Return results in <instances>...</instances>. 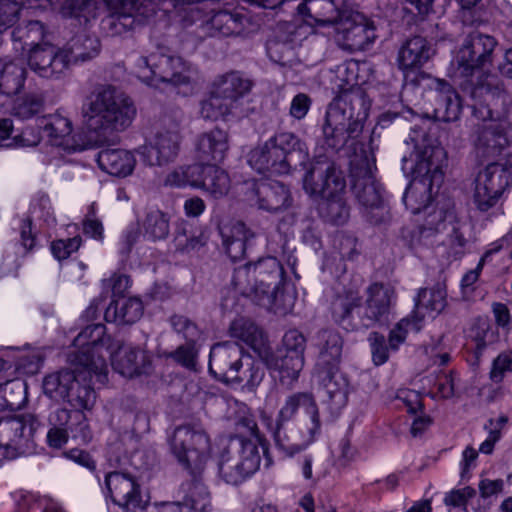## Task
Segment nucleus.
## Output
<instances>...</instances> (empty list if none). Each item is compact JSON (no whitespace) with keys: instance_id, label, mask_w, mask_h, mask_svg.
<instances>
[{"instance_id":"4","label":"nucleus","mask_w":512,"mask_h":512,"mask_svg":"<svg viewBox=\"0 0 512 512\" xmlns=\"http://www.w3.org/2000/svg\"><path fill=\"white\" fill-rule=\"evenodd\" d=\"M395 300L394 288L383 282L367 286L364 303L358 290L345 289L332 302V317L347 331L383 326L389 321Z\"/></svg>"},{"instance_id":"5","label":"nucleus","mask_w":512,"mask_h":512,"mask_svg":"<svg viewBox=\"0 0 512 512\" xmlns=\"http://www.w3.org/2000/svg\"><path fill=\"white\" fill-rule=\"evenodd\" d=\"M304 189L310 195L320 196V213L327 221L341 225L349 217L344 200L346 182L342 172L330 161H316L304 177Z\"/></svg>"},{"instance_id":"23","label":"nucleus","mask_w":512,"mask_h":512,"mask_svg":"<svg viewBox=\"0 0 512 512\" xmlns=\"http://www.w3.org/2000/svg\"><path fill=\"white\" fill-rule=\"evenodd\" d=\"M42 129L48 143L66 153L83 151L85 145L72 134V122L59 112L48 115L43 119Z\"/></svg>"},{"instance_id":"34","label":"nucleus","mask_w":512,"mask_h":512,"mask_svg":"<svg viewBox=\"0 0 512 512\" xmlns=\"http://www.w3.org/2000/svg\"><path fill=\"white\" fill-rule=\"evenodd\" d=\"M319 350L317 368L338 367L341 360L343 340L341 335L331 329H323L316 335Z\"/></svg>"},{"instance_id":"16","label":"nucleus","mask_w":512,"mask_h":512,"mask_svg":"<svg viewBox=\"0 0 512 512\" xmlns=\"http://www.w3.org/2000/svg\"><path fill=\"white\" fill-rule=\"evenodd\" d=\"M40 426L34 414L0 419V449L6 458L14 459L31 447L32 435Z\"/></svg>"},{"instance_id":"40","label":"nucleus","mask_w":512,"mask_h":512,"mask_svg":"<svg viewBox=\"0 0 512 512\" xmlns=\"http://www.w3.org/2000/svg\"><path fill=\"white\" fill-rule=\"evenodd\" d=\"M147 356L138 347H125L113 360L114 369L125 377L140 375L146 367Z\"/></svg>"},{"instance_id":"37","label":"nucleus","mask_w":512,"mask_h":512,"mask_svg":"<svg viewBox=\"0 0 512 512\" xmlns=\"http://www.w3.org/2000/svg\"><path fill=\"white\" fill-rule=\"evenodd\" d=\"M213 86L235 107L237 101L251 91L253 82L239 71H230L219 76Z\"/></svg>"},{"instance_id":"51","label":"nucleus","mask_w":512,"mask_h":512,"mask_svg":"<svg viewBox=\"0 0 512 512\" xmlns=\"http://www.w3.org/2000/svg\"><path fill=\"white\" fill-rule=\"evenodd\" d=\"M231 283L235 290L243 296H250L260 292L257 282L253 279L250 263L234 270Z\"/></svg>"},{"instance_id":"62","label":"nucleus","mask_w":512,"mask_h":512,"mask_svg":"<svg viewBox=\"0 0 512 512\" xmlns=\"http://www.w3.org/2000/svg\"><path fill=\"white\" fill-rule=\"evenodd\" d=\"M409 326L413 327L412 315L401 319L390 331L388 342L392 351H397L399 346L405 342Z\"/></svg>"},{"instance_id":"54","label":"nucleus","mask_w":512,"mask_h":512,"mask_svg":"<svg viewBox=\"0 0 512 512\" xmlns=\"http://www.w3.org/2000/svg\"><path fill=\"white\" fill-rule=\"evenodd\" d=\"M306 339L301 332L296 329L287 331L282 340V346L276 351H286L288 355L304 358Z\"/></svg>"},{"instance_id":"12","label":"nucleus","mask_w":512,"mask_h":512,"mask_svg":"<svg viewBox=\"0 0 512 512\" xmlns=\"http://www.w3.org/2000/svg\"><path fill=\"white\" fill-rule=\"evenodd\" d=\"M74 345L79 348L73 358L76 366L87 368L89 373L93 371L100 384H105L108 367L101 350L105 348L112 355L120 349L119 345L106 335L105 325L101 323L88 325L77 335Z\"/></svg>"},{"instance_id":"20","label":"nucleus","mask_w":512,"mask_h":512,"mask_svg":"<svg viewBox=\"0 0 512 512\" xmlns=\"http://www.w3.org/2000/svg\"><path fill=\"white\" fill-rule=\"evenodd\" d=\"M105 485L112 501L127 510L144 508L141 488L135 476L121 470L110 471L105 476Z\"/></svg>"},{"instance_id":"30","label":"nucleus","mask_w":512,"mask_h":512,"mask_svg":"<svg viewBox=\"0 0 512 512\" xmlns=\"http://www.w3.org/2000/svg\"><path fill=\"white\" fill-rule=\"evenodd\" d=\"M434 54L426 38L414 36L405 41L398 52V66L403 71L421 68Z\"/></svg>"},{"instance_id":"27","label":"nucleus","mask_w":512,"mask_h":512,"mask_svg":"<svg viewBox=\"0 0 512 512\" xmlns=\"http://www.w3.org/2000/svg\"><path fill=\"white\" fill-rule=\"evenodd\" d=\"M210 494L207 487L194 479L183 501L155 503L150 512H210Z\"/></svg>"},{"instance_id":"26","label":"nucleus","mask_w":512,"mask_h":512,"mask_svg":"<svg viewBox=\"0 0 512 512\" xmlns=\"http://www.w3.org/2000/svg\"><path fill=\"white\" fill-rule=\"evenodd\" d=\"M445 287L437 283L431 288H421L415 297V306L412 311L413 328L420 330L422 323L427 316L435 317L441 313L447 302Z\"/></svg>"},{"instance_id":"52","label":"nucleus","mask_w":512,"mask_h":512,"mask_svg":"<svg viewBox=\"0 0 512 512\" xmlns=\"http://www.w3.org/2000/svg\"><path fill=\"white\" fill-rule=\"evenodd\" d=\"M243 362L244 367L237 370V377L231 383L243 384L248 388L258 386L264 377L263 369L249 357L245 358Z\"/></svg>"},{"instance_id":"42","label":"nucleus","mask_w":512,"mask_h":512,"mask_svg":"<svg viewBox=\"0 0 512 512\" xmlns=\"http://www.w3.org/2000/svg\"><path fill=\"white\" fill-rule=\"evenodd\" d=\"M231 337L238 339L255 351H260L265 344L264 334L254 322L239 318L230 325Z\"/></svg>"},{"instance_id":"15","label":"nucleus","mask_w":512,"mask_h":512,"mask_svg":"<svg viewBox=\"0 0 512 512\" xmlns=\"http://www.w3.org/2000/svg\"><path fill=\"white\" fill-rule=\"evenodd\" d=\"M512 183V164L491 162L479 171L475 179L473 202L486 212L494 207Z\"/></svg>"},{"instance_id":"1","label":"nucleus","mask_w":512,"mask_h":512,"mask_svg":"<svg viewBox=\"0 0 512 512\" xmlns=\"http://www.w3.org/2000/svg\"><path fill=\"white\" fill-rule=\"evenodd\" d=\"M496 47L497 41L493 36L472 32L467 35L454 59V77L462 90L475 101L473 113L482 121L498 117L496 108L505 105L508 100L503 82L497 76L482 73L474 78L476 72L492 64Z\"/></svg>"},{"instance_id":"60","label":"nucleus","mask_w":512,"mask_h":512,"mask_svg":"<svg viewBox=\"0 0 512 512\" xmlns=\"http://www.w3.org/2000/svg\"><path fill=\"white\" fill-rule=\"evenodd\" d=\"M170 323L173 329L177 333L182 334L183 337L189 342H195L200 335V331L197 325L186 316L173 315L170 318Z\"/></svg>"},{"instance_id":"8","label":"nucleus","mask_w":512,"mask_h":512,"mask_svg":"<svg viewBox=\"0 0 512 512\" xmlns=\"http://www.w3.org/2000/svg\"><path fill=\"white\" fill-rule=\"evenodd\" d=\"M415 165L412 169V181L403 195V202L412 213H419L421 208H427L431 201L433 189H437L444 181L441 168V158L444 151L440 147L426 145L415 146Z\"/></svg>"},{"instance_id":"18","label":"nucleus","mask_w":512,"mask_h":512,"mask_svg":"<svg viewBox=\"0 0 512 512\" xmlns=\"http://www.w3.org/2000/svg\"><path fill=\"white\" fill-rule=\"evenodd\" d=\"M431 113L426 111L428 117L443 122H454L460 118L463 105L458 92L443 79H433L430 83Z\"/></svg>"},{"instance_id":"50","label":"nucleus","mask_w":512,"mask_h":512,"mask_svg":"<svg viewBox=\"0 0 512 512\" xmlns=\"http://www.w3.org/2000/svg\"><path fill=\"white\" fill-rule=\"evenodd\" d=\"M214 88L210 96L201 102L200 114L207 120H218L232 113L235 108Z\"/></svg>"},{"instance_id":"49","label":"nucleus","mask_w":512,"mask_h":512,"mask_svg":"<svg viewBox=\"0 0 512 512\" xmlns=\"http://www.w3.org/2000/svg\"><path fill=\"white\" fill-rule=\"evenodd\" d=\"M0 400L1 405L11 411L20 409L26 400V383L14 379L0 384Z\"/></svg>"},{"instance_id":"58","label":"nucleus","mask_w":512,"mask_h":512,"mask_svg":"<svg viewBox=\"0 0 512 512\" xmlns=\"http://www.w3.org/2000/svg\"><path fill=\"white\" fill-rule=\"evenodd\" d=\"M299 466L307 481L315 483L326 475V470L319 466L318 460L312 454L302 456L299 459Z\"/></svg>"},{"instance_id":"39","label":"nucleus","mask_w":512,"mask_h":512,"mask_svg":"<svg viewBox=\"0 0 512 512\" xmlns=\"http://www.w3.org/2000/svg\"><path fill=\"white\" fill-rule=\"evenodd\" d=\"M143 311L144 307L141 299L130 297L112 301L105 310L104 318L107 322L131 325L142 317Z\"/></svg>"},{"instance_id":"17","label":"nucleus","mask_w":512,"mask_h":512,"mask_svg":"<svg viewBox=\"0 0 512 512\" xmlns=\"http://www.w3.org/2000/svg\"><path fill=\"white\" fill-rule=\"evenodd\" d=\"M376 39L375 27L361 14L348 10L336 25L335 42L345 51L356 52L367 49Z\"/></svg>"},{"instance_id":"46","label":"nucleus","mask_w":512,"mask_h":512,"mask_svg":"<svg viewBox=\"0 0 512 512\" xmlns=\"http://www.w3.org/2000/svg\"><path fill=\"white\" fill-rule=\"evenodd\" d=\"M471 341L475 344L474 356L479 361L487 346L497 341L498 332L487 320H477L470 330Z\"/></svg>"},{"instance_id":"28","label":"nucleus","mask_w":512,"mask_h":512,"mask_svg":"<svg viewBox=\"0 0 512 512\" xmlns=\"http://www.w3.org/2000/svg\"><path fill=\"white\" fill-rule=\"evenodd\" d=\"M228 148V134L218 127L201 133L195 141L196 158L203 163L223 161Z\"/></svg>"},{"instance_id":"41","label":"nucleus","mask_w":512,"mask_h":512,"mask_svg":"<svg viewBox=\"0 0 512 512\" xmlns=\"http://www.w3.org/2000/svg\"><path fill=\"white\" fill-rule=\"evenodd\" d=\"M74 380H77V370L70 371L65 369L51 373L43 380L44 394L56 401H66Z\"/></svg>"},{"instance_id":"6","label":"nucleus","mask_w":512,"mask_h":512,"mask_svg":"<svg viewBox=\"0 0 512 512\" xmlns=\"http://www.w3.org/2000/svg\"><path fill=\"white\" fill-rule=\"evenodd\" d=\"M84 117L91 130H124L136 115L131 99L110 85L97 87L88 97L83 108Z\"/></svg>"},{"instance_id":"53","label":"nucleus","mask_w":512,"mask_h":512,"mask_svg":"<svg viewBox=\"0 0 512 512\" xmlns=\"http://www.w3.org/2000/svg\"><path fill=\"white\" fill-rule=\"evenodd\" d=\"M27 0H0V34L14 25Z\"/></svg>"},{"instance_id":"10","label":"nucleus","mask_w":512,"mask_h":512,"mask_svg":"<svg viewBox=\"0 0 512 512\" xmlns=\"http://www.w3.org/2000/svg\"><path fill=\"white\" fill-rule=\"evenodd\" d=\"M260 462L261 457L255 441L238 435L222 441L218 470L226 483L241 484L259 469Z\"/></svg>"},{"instance_id":"38","label":"nucleus","mask_w":512,"mask_h":512,"mask_svg":"<svg viewBox=\"0 0 512 512\" xmlns=\"http://www.w3.org/2000/svg\"><path fill=\"white\" fill-rule=\"evenodd\" d=\"M246 21V17L239 13L222 10L214 13L203 29L211 37L239 35Z\"/></svg>"},{"instance_id":"43","label":"nucleus","mask_w":512,"mask_h":512,"mask_svg":"<svg viewBox=\"0 0 512 512\" xmlns=\"http://www.w3.org/2000/svg\"><path fill=\"white\" fill-rule=\"evenodd\" d=\"M191 226L188 223H182L176 229L174 244L177 251L189 253L197 251L209 240V233L205 229L190 231Z\"/></svg>"},{"instance_id":"2","label":"nucleus","mask_w":512,"mask_h":512,"mask_svg":"<svg viewBox=\"0 0 512 512\" xmlns=\"http://www.w3.org/2000/svg\"><path fill=\"white\" fill-rule=\"evenodd\" d=\"M354 67V63L337 67L339 94L329 104L322 127L324 143L334 151L355 146L371 105L365 90L358 84Z\"/></svg>"},{"instance_id":"7","label":"nucleus","mask_w":512,"mask_h":512,"mask_svg":"<svg viewBox=\"0 0 512 512\" xmlns=\"http://www.w3.org/2000/svg\"><path fill=\"white\" fill-rule=\"evenodd\" d=\"M308 161L305 144L291 132H278L249 153V165L259 173L284 175Z\"/></svg>"},{"instance_id":"31","label":"nucleus","mask_w":512,"mask_h":512,"mask_svg":"<svg viewBox=\"0 0 512 512\" xmlns=\"http://www.w3.org/2000/svg\"><path fill=\"white\" fill-rule=\"evenodd\" d=\"M93 378L100 383L93 371L89 373L87 368L77 366V380H74L66 399L74 410L83 411L93 407L96 400V392L92 387Z\"/></svg>"},{"instance_id":"64","label":"nucleus","mask_w":512,"mask_h":512,"mask_svg":"<svg viewBox=\"0 0 512 512\" xmlns=\"http://www.w3.org/2000/svg\"><path fill=\"white\" fill-rule=\"evenodd\" d=\"M311 104L312 100L307 94L298 93L291 101L289 109L290 116L297 120L303 119L307 115Z\"/></svg>"},{"instance_id":"47","label":"nucleus","mask_w":512,"mask_h":512,"mask_svg":"<svg viewBox=\"0 0 512 512\" xmlns=\"http://www.w3.org/2000/svg\"><path fill=\"white\" fill-rule=\"evenodd\" d=\"M145 236L156 241L165 239L169 234V218L159 209L149 210L142 223Z\"/></svg>"},{"instance_id":"57","label":"nucleus","mask_w":512,"mask_h":512,"mask_svg":"<svg viewBox=\"0 0 512 512\" xmlns=\"http://www.w3.org/2000/svg\"><path fill=\"white\" fill-rule=\"evenodd\" d=\"M43 362V355L38 350L23 353L15 361V369L22 374L34 375L38 373Z\"/></svg>"},{"instance_id":"63","label":"nucleus","mask_w":512,"mask_h":512,"mask_svg":"<svg viewBox=\"0 0 512 512\" xmlns=\"http://www.w3.org/2000/svg\"><path fill=\"white\" fill-rule=\"evenodd\" d=\"M81 245V237L76 236L67 240H57L52 242L51 251L58 260L68 258L73 252L77 251Z\"/></svg>"},{"instance_id":"29","label":"nucleus","mask_w":512,"mask_h":512,"mask_svg":"<svg viewBox=\"0 0 512 512\" xmlns=\"http://www.w3.org/2000/svg\"><path fill=\"white\" fill-rule=\"evenodd\" d=\"M100 51V40L96 36L85 33L75 35L62 47L65 69L68 70L71 65L94 59Z\"/></svg>"},{"instance_id":"13","label":"nucleus","mask_w":512,"mask_h":512,"mask_svg":"<svg viewBox=\"0 0 512 512\" xmlns=\"http://www.w3.org/2000/svg\"><path fill=\"white\" fill-rule=\"evenodd\" d=\"M136 75L149 86L168 83L187 85L191 81L190 66L179 56L168 55L161 48L147 56H140L135 63Z\"/></svg>"},{"instance_id":"48","label":"nucleus","mask_w":512,"mask_h":512,"mask_svg":"<svg viewBox=\"0 0 512 512\" xmlns=\"http://www.w3.org/2000/svg\"><path fill=\"white\" fill-rule=\"evenodd\" d=\"M44 97L38 93H27L14 100L11 113L15 117L27 120L42 112Z\"/></svg>"},{"instance_id":"9","label":"nucleus","mask_w":512,"mask_h":512,"mask_svg":"<svg viewBox=\"0 0 512 512\" xmlns=\"http://www.w3.org/2000/svg\"><path fill=\"white\" fill-rule=\"evenodd\" d=\"M376 159L371 151L361 149L350 160L352 190L359 203L369 209L367 218L373 224L385 221L388 209L384 205L380 185L374 177Z\"/></svg>"},{"instance_id":"24","label":"nucleus","mask_w":512,"mask_h":512,"mask_svg":"<svg viewBox=\"0 0 512 512\" xmlns=\"http://www.w3.org/2000/svg\"><path fill=\"white\" fill-rule=\"evenodd\" d=\"M264 363L271 377L287 390H291L303 369L304 358L288 355L286 351H273L265 355Z\"/></svg>"},{"instance_id":"14","label":"nucleus","mask_w":512,"mask_h":512,"mask_svg":"<svg viewBox=\"0 0 512 512\" xmlns=\"http://www.w3.org/2000/svg\"><path fill=\"white\" fill-rule=\"evenodd\" d=\"M169 443L172 453L186 469L201 465L210 451V438L198 424L176 427Z\"/></svg>"},{"instance_id":"59","label":"nucleus","mask_w":512,"mask_h":512,"mask_svg":"<svg viewBox=\"0 0 512 512\" xmlns=\"http://www.w3.org/2000/svg\"><path fill=\"white\" fill-rule=\"evenodd\" d=\"M198 351L195 348V342H189L185 345L179 346L172 354L171 357L181 366L195 370L197 363Z\"/></svg>"},{"instance_id":"35","label":"nucleus","mask_w":512,"mask_h":512,"mask_svg":"<svg viewBox=\"0 0 512 512\" xmlns=\"http://www.w3.org/2000/svg\"><path fill=\"white\" fill-rule=\"evenodd\" d=\"M256 195L259 207L270 212H278L291 204L289 189L278 181L258 183Z\"/></svg>"},{"instance_id":"11","label":"nucleus","mask_w":512,"mask_h":512,"mask_svg":"<svg viewBox=\"0 0 512 512\" xmlns=\"http://www.w3.org/2000/svg\"><path fill=\"white\" fill-rule=\"evenodd\" d=\"M185 114L180 108L167 110L161 119V127L149 143L138 148L142 160L150 166H163L174 162L180 152L182 125Z\"/></svg>"},{"instance_id":"44","label":"nucleus","mask_w":512,"mask_h":512,"mask_svg":"<svg viewBox=\"0 0 512 512\" xmlns=\"http://www.w3.org/2000/svg\"><path fill=\"white\" fill-rule=\"evenodd\" d=\"M230 188V179L226 171L216 165L206 163V171L203 176L202 189L214 198L225 196Z\"/></svg>"},{"instance_id":"55","label":"nucleus","mask_w":512,"mask_h":512,"mask_svg":"<svg viewBox=\"0 0 512 512\" xmlns=\"http://www.w3.org/2000/svg\"><path fill=\"white\" fill-rule=\"evenodd\" d=\"M69 431L73 439L79 440L83 444H88L93 438L86 415L81 410H74L73 423L70 424Z\"/></svg>"},{"instance_id":"25","label":"nucleus","mask_w":512,"mask_h":512,"mask_svg":"<svg viewBox=\"0 0 512 512\" xmlns=\"http://www.w3.org/2000/svg\"><path fill=\"white\" fill-rule=\"evenodd\" d=\"M28 64L44 78H59L66 71L62 48L55 47L49 41L29 50Z\"/></svg>"},{"instance_id":"61","label":"nucleus","mask_w":512,"mask_h":512,"mask_svg":"<svg viewBox=\"0 0 512 512\" xmlns=\"http://www.w3.org/2000/svg\"><path fill=\"white\" fill-rule=\"evenodd\" d=\"M220 235L223 242L235 241L236 239H251L254 234L243 222L235 221L221 226Z\"/></svg>"},{"instance_id":"32","label":"nucleus","mask_w":512,"mask_h":512,"mask_svg":"<svg viewBox=\"0 0 512 512\" xmlns=\"http://www.w3.org/2000/svg\"><path fill=\"white\" fill-rule=\"evenodd\" d=\"M317 373L330 404L335 409L343 408L348 401V381L339 371V366L317 368Z\"/></svg>"},{"instance_id":"19","label":"nucleus","mask_w":512,"mask_h":512,"mask_svg":"<svg viewBox=\"0 0 512 512\" xmlns=\"http://www.w3.org/2000/svg\"><path fill=\"white\" fill-rule=\"evenodd\" d=\"M244 367L242 348L236 342L216 343L209 354V371L219 381L231 383Z\"/></svg>"},{"instance_id":"3","label":"nucleus","mask_w":512,"mask_h":512,"mask_svg":"<svg viewBox=\"0 0 512 512\" xmlns=\"http://www.w3.org/2000/svg\"><path fill=\"white\" fill-rule=\"evenodd\" d=\"M321 427L319 407L311 392L288 395L275 422L268 424L276 447L287 456H293L315 442Z\"/></svg>"},{"instance_id":"22","label":"nucleus","mask_w":512,"mask_h":512,"mask_svg":"<svg viewBox=\"0 0 512 512\" xmlns=\"http://www.w3.org/2000/svg\"><path fill=\"white\" fill-rule=\"evenodd\" d=\"M349 6L345 0H305L299 12L309 24L317 26L337 25L348 16Z\"/></svg>"},{"instance_id":"36","label":"nucleus","mask_w":512,"mask_h":512,"mask_svg":"<svg viewBox=\"0 0 512 512\" xmlns=\"http://www.w3.org/2000/svg\"><path fill=\"white\" fill-rule=\"evenodd\" d=\"M250 266L260 293H268L272 286L273 289L276 288L283 279V266L275 257L260 258L256 262L250 263Z\"/></svg>"},{"instance_id":"45","label":"nucleus","mask_w":512,"mask_h":512,"mask_svg":"<svg viewBox=\"0 0 512 512\" xmlns=\"http://www.w3.org/2000/svg\"><path fill=\"white\" fill-rule=\"evenodd\" d=\"M48 33L40 21H29L25 25H19L12 31V38L23 43V48L29 50L41 45L47 40Z\"/></svg>"},{"instance_id":"33","label":"nucleus","mask_w":512,"mask_h":512,"mask_svg":"<svg viewBox=\"0 0 512 512\" xmlns=\"http://www.w3.org/2000/svg\"><path fill=\"white\" fill-rule=\"evenodd\" d=\"M96 160L102 171L117 177L130 175L136 164L135 157L130 151L117 148L99 151Z\"/></svg>"},{"instance_id":"56","label":"nucleus","mask_w":512,"mask_h":512,"mask_svg":"<svg viewBox=\"0 0 512 512\" xmlns=\"http://www.w3.org/2000/svg\"><path fill=\"white\" fill-rule=\"evenodd\" d=\"M368 342L371 349L373 363L380 366L386 363L389 359V343H386V338L379 332H371L368 336Z\"/></svg>"},{"instance_id":"21","label":"nucleus","mask_w":512,"mask_h":512,"mask_svg":"<svg viewBox=\"0 0 512 512\" xmlns=\"http://www.w3.org/2000/svg\"><path fill=\"white\" fill-rule=\"evenodd\" d=\"M475 150L477 157L482 161L503 157L507 164H512V126L505 130L484 128L479 133Z\"/></svg>"}]
</instances>
